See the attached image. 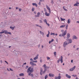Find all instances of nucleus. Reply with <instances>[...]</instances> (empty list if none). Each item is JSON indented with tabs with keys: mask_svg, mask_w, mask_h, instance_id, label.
Segmentation results:
<instances>
[{
	"mask_svg": "<svg viewBox=\"0 0 79 79\" xmlns=\"http://www.w3.org/2000/svg\"><path fill=\"white\" fill-rule=\"evenodd\" d=\"M5 62L6 63H7V64H8V62H6V61H5Z\"/></svg>",
	"mask_w": 79,
	"mask_h": 79,
	"instance_id": "nucleus-58",
	"label": "nucleus"
},
{
	"mask_svg": "<svg viewBox=\"0 0 79 79\" xmlns=\"http://www.w3.org/2000/svg\"><path fill=\"white\" fill-rule=\"evenodd\" d=\"M74 6H79V2H77L74 5Z\"/></svg>",
	"mask_w": 79,
	"mask_h": 79,
	"instance_id": "nucleus-14",
	"label": "nucleus"
},
{
	"mask_svg": "<svg viewBox=\"0 0 79 79\" xmlns=\"http://www.w3.org/2000/svg\"><path fill=\"white\" fill-rule=\"evenodd\" d=\"M44 0H40V2H44Z\"/></svg>",
	"mask_w": 79,
	"mask_h": 79,
	"instance_id": "nucleus-48",
	"label": "nucleus"
},
{
	"mask_svg": "<svg viewBox=\"0 0 79 79\" xmlns=\"http://www.w3.org/2000/svg\"><path fill=\"white\" fill-rule=\"evenodd\" d=\"M65 76L66 77H67V78H69V79H70L71 78V76L68 75V74H66Z\"/></svg>",
	"mask_w": 79,
	"mask_h": 79,
	"instance_id": "nucleus-11",
	"label": "nucleus"
},
{
	"mask_svg": "<svg viewBox=\"0 0 79 79\" xmlns=\"http://www.w3.org/2000/svg\"><path fill=\"white\" fill-rule=\"evenodd\" d=\"M40 23H43V22L42 21L40 20Z\"/></svg>",
	"mask_w": 79,
	"mask_h": 79,
	"instance_id": "nucleus-39",
	"label": "nucleus"
},
{
	"mask_svg": "<svg viewBox=\"0 0 79 79\" xmlns=\"http://www.w3.org/2000/svg\"><path fill=\"white\" fill-rule=\"evenodd\" d=\"M50 13H48L47 12H45V15H46V16H50Z\"/></svg>",
	"mask_w": 79,
	"mask_h": 79,
	"instance_id": "nucleus-12",
	"label": "nucleus"
},
{
	"mask_svg": "<svg viewBox=\"0 0 79 79\" xmlns=\"http://www.w3.org/2000/svg\"><path fill=\"white\" fill-rule=\"evenodd\" d=\"M54 56H56V52H54Z\"/></svg>",
	"mask_w": 79,
	"mask_h": 79,
	"instance_id": "nucleus-33",
	"label": "nucleus"
},
{
	"mask_svg": "<svg viewBox=\"0 0 79 79\" xmlns=\"http://www.w3.org/2000/svg\"><path fill=\"white\" fill-rule=\"evenodd\" d=\"M3 33H5L4 30H3L2 31H1V32H0V34H3Z\"/></svg>",
	"mask_w": 79,
	"mask_h": 79,
	"instance_id": "nucleus-26",
	"label": "nucleus"
},
{
	"mask_svg": "<svg viewBox=\"0 0 79 79\" xmlns=\"http://www.w3.org/2000/svg\"><path fill=\"white\" fill-rule=\"evenodd\" d=\"M70 23H71V20L70 19H68L67 20L68 24H70Z\"/></svg>",
	"mask_w": 79,
	"mask_h": 79,
	"instance_id": "nucleus-15",
	"label": "nucleus"
},
{
	"mask_svg": "<svg viewBox=\"0 0 79 79\" xmlns=\"http://www.w3.org/2000/svg\"><path fill=\"white\" fill-rule=\"evenodd\" d=\"M40 72H42V71H43V70H42V68H40Z\"/></svg>",
	"mask_w": 79,
	"mask_h": 79,
	"instance_id": "nucleus-42",
	"label": "nucleus"
},
{
	"mask_svg": "<svg viewBox=\"0 0 79 79\" xmlns=\"http://www.w3.org/2000/svg\"><path fill=\"white\" fill-rule=\"evenodd\" d=\"M32 4L33 6H37V5L36 3H32Z\"/></svg>",
	"mask_w": 79,
	"mask_h": 79,
	"instance_id": "nucleus-23",
	"label": "nucleus"
},
{
	"mask_svg": "<svg viewBox=\"0 0 79 79\" xmlns=\"http://www.w3.org/2000/svg\"><path fill=\"white\" fill-rule=\"evenodd\" d=\"M51 3L53 4V0H52L51 1Z\"/></svg>",
	"mask_w": 79,
	"mask_h": 79,
	"instance_id": "nucleus-44",
	"label": "nucleus"
},
{
	"mask_svg": "<svg viewBox=\"0 0 79 79\" xmlns=\"http://www.w3.org/2000/svg\"><path fill=\"white\" fill-rule=\"evenodd\" d=\"M4 33L5 34H8V31L7 30H4Z\"/></svg>",
	"mask_w": 79,
	"mask_h": 79,
	"instance_id": "nucleus-22",
	"label": "nucleus"
},
{
	"mask_svg": "<svg viewBox=\"0 0 79 79\" xmlns=\"http://www.w3.org/2000/svg\"><path fill=\"white\" fill-rule=\"evenodd\" d=\"M40 75H42V72H40Z\"/></svg>",
	"mask_w": 79,
	"mask_h": 79,
	"instance_id": "nucleus-59",
	"label": "nucleus"
},
{
	"mask_svg": "<svg viewBox=\"0 0 79 79\" xmlns=\"http://www.w3.org/2000/svg\"><path fill=\"white\" fill-rule=\"evenodd\" d=\"M50 34L51 35H55V33H51Z\"/></svg>",
	"mask_w": 79,
	"mask_h": 79,
	"instance_id": "nucleus-37",
	"label": "nucleus"
},
{
	"mask_svg": "<svg viewBox=\"0 0 79 79\" xmlns=\"http://www.w3.org/2000/svg\"><path fill=\"white\" fill-rule=\"evenodd\" d=\"M61 32H64V30H61Z\"/></svg>",
	"mask_w": 79,
	"mask_h": 79,
	"instance_id": "nucleus-47",
	"label": "nucleus"
},
{
	"mask_svg": "<svg viewBox=\"0 0 79 79\" xmlns=\"http://www.w3.org/2000/svg\"><path fill=\"white\" fill-rule=\"evenodd\" d=\"M24 75L23 73H21L19 74V76H23Z\"/></svg>",
	"mask_w": 79,
	"mask_h": 79,
	"instance_id": "nucleus-25",
	"label": "nucleus"
},
{
	"mask_svg": "<svg viewBox=\"0 0 79 79\" xmlns=\"http://www.w3.org/2000/svg\"><path fill=\"white\" fill-rule=\"evenodd\" d=\"M21 10H22V9L21 8H19V11H21Z\"/></svg>",
	"mask_w": 79,
	"mask_h": 79,
	"instance_id": "nucleus-49",
	"label": "nucleus"
},
{
	"mask_svg": "<svg viewBox=\"0 0 79 79\" xmlns=\"http://www.w3.org/2000/svg\"><path fill=\"white\" fill-rule=\"evenodd\" d=\"M49 35H50V31H48V34L47 35V37H49Z\"/></svg>",
	"mask_w": 79,
	"mask_h": 79,
	"instance_id": "nucleus-27",
	"label": "nucleus"
},
{
	"mask_svg": "<svg viewBox=\"0 0 79 79\" xmlns=\"http://www.w3.org/2000/svg\"><path fill=\"white\" fill-rule=\"evenodd\" d=\"M75 47H76V45H74L73 46L74 48H75Z\"/></svg>",
	"mask_w": 79,
	"mask_h": 79,
	"instance_id": "nucleus-53",
	"label": "nucleus"
},
{
	"mask_svg": "<svg viewBox=\"0 0 79 79\" xmlns=\"http://www.w3.org/2000/svg\"><path fill=\"white\" fill-rule=\"evenodd\" d=\"M7 34H10V35H11V33L10 32H7Z\"/></svg>",
	"mask_w": 79,
	"mask_h": 79,
	"instance_id": "nucleus-40",
	"label": "nucleus"
},
{
	"mask_svg": "<svg viewBox=\"0 0 79 79\" xmlns=\"http://www.w3.org/2000/svg\"><path fill=\"white\" fill-rule=\"evenodd\" d=\"M39 27H40L41 29H42V27H41V26H39Z\"/></svg>",
	"mask_w": 79,
	"mask_h": 79,
	"instance_id": "nucleus-60",
	"label": "nucleus"
},
{
	"mask_svg": "<svg viewBox=\"0 0 79 79\" xmlns=\"http://www.w3.org/2000/svg\"><path fill=\"white\" fill-rule=\"evenodd\" d=\"M10 29H12V30H14V29L15 28V26H14V27H10Z\"/></svg>",
	"mask_w": 79,
	"mask_h": 79,
	"instance_id": "nucleus-21",
	"label": "nucleus"
},
{
	"mask_svg": "<svg viewBox=\"0 0 79 79\" xmlns=\"http://www.w3.org/2000/svg\"><path fill=\"white\" fill-rule=\"evenodd\" d=\"M23 64H26V63H25Z\"/></svg>",
	"mask_w": 79,
	"mask_h": 79,
	"instance_id": "nucleus-63",
	"label": "nucleus"
},
{
	"mask_svg": "<svg viewBox=\"0 0 79 79\" xmlns=\"http://www.w3.org/2000/svg\"><path fill=\"white\" fill-rule=\"evenodd\" d=\"M55 35H56V36L58 35V34L57 33H56L55 34Z\"/></svg>",
	"mask_w": 79,
	"mask_h": 79,
	"instance_id": "nucleus-57",
	"label": "nucleus"
},
{
	"mask_svg": "<svg viewBox=\"0 0 79 79\" xmlns=\"http://www.w3.org/2000/svg\"><path fill=\"white\" fill-rule=\"evenodd\" d=\"M54 41V40L53 39H52L51 40L49 41V44H50L52 42Z\"/></svg>",
	"mask_w": 79,
	"mask_h": 79,
	"instance_id": "nucleus-17",
	"label": "nucleus"
},
{
	"mask_svg": "<svg viewBox=\"0 0 79 79\" xmlns=\"http://www.w3.org/2000/svg\"><path fill=\"white\" fill-rule=\"evenodd\" d=\"M40 63H42V60H40Z\"/></svg>",
	"mask_w": 79,
	"mask_h": 79,
	"instance_id": "nucleus-51",
	"label": "nucleus"
},
{
	"mask_svg": "<svg viewBox=\"0 0 79 79\" xmlns=\"http://www.w3.org/2000/svg\"><path fill=\"white\" fill-rule=\"evenodd\" d=\"M76 79H78V78L77 77H76Z\"/></svg>",
	"mask_w": 79,
	"mask_h": 79,
	"instance_id": "nucleus-64",
	"label": "nucleus"
},
{
	"mask_svg": "<svg viewBox=\"0 0 79 79\" xmlns=\"http://www.w3.org/2000/svg\"><path fill=\"white\" fill-rule=\"evenodd\" d=\"M71 62L73 63V60H71Z\"/></svg>",
	"mask_w": 79,
	"mask_h": 79,
	"instance_id": "nucleus-50",
	"label": "nucleus"
},
{
	"mask_svg": "<svg viewBox=\"0 0 79 79\" xmlns=\"http://www.w3.org/2000/svg\"><path fill=\"white\" fill-rule=\"evenodd\" d=\"M43 21L44 22V23H47V21L46 19H44V20H43Z\"/></svg>",
	"mask_w": 79,
	"mask_h": 79,
	"instance_id": "nucleus-28",
	"label": "nucleus"
},
{
	"mask_svg": "<svg viewBox=\"0 0 79 79\" xmlns=\"http://www.w3.org/2000/svg\"><path fill=\"white\" fill-rule=\"evenodd\" d=\"M63 9H64V10L65 11H68V10L65 9V7H64V6L63 7Z\"/></svg>",
	"mask_w": 79,
	"mask_h": 79,
	"instance_id": "nucleus-31",
	"label": "nucleus"
},
{
	"mask_svg": "<svg viewBox=\"0 0 79 79\" xmlns=\"http://www.w3.org/2000/svg\"><path fill=\"white\" fill-rule=\"evenodd\" d=\"M29 68V66H26V67L25 68V69H27Z\"/></svg>",
	"mask_w": 79,
	"mask_h": 79,
	"instance_id": "nucleus-45",
	"label": "nucleus"
},
{
	"mask_svg": "<svg viewBox=\"0 0 79 79\" xmlns=\"http://www.w3.org/2000/svg\"><path fill=\"white\" fill-rule=\"evenodd\" d=\"M60 61V63H63V56H61L60 57L58 60L57 61V63H59Z\"/></svg>",
	"mask_w": 79,
	"mask_h": 79,
	"instance_id": "nucleus-3",
	"label": "nucleus"
},
{
	"mask_svg": "<svg viewBox=\"0 0 79 79\" xmlns=\"http://www.w3.org/2000/svg\"><path fill=\"white\" fill-rule=\"evenodd\" d=\"M44 11L45 12H47V9H46L45 8H44Z\"/></svg>",
	"mask_w": 79,
	"mask_h": 79,
	"instance_id": "nucleus-41",
	"label": "nucleus"
},
{
	"mask_svg": "<svg viewBox=\"0 0 79 79\" xmlns=\"http://www.w3.org/2000/svg\"><path fill=\"white\" fill-rule=\"evenodd\" d=\"M49 76L51 77H54V76H55V75L52 73H49Z\"/></svg>",
	"mask_w": 79,
	"mask_h": 79,
	"instance_id": "nucleus-8",
	"label": "nucleus"
},
{
	"mask_svg": "<svg viewBox=\"0 0 79 79\" xmlns=\"http://www.w3.org/2000/svg\"><path fill=\"white\" fill-rule=\"evenodd\" d=\"M73 39H76V40H77V39H78V37H77L75 35H74L73 36Z\"/></svg>",
	"mask_w": 79,
	"mask_h": 79,
	"instance_id": "nucleus-9",
	"label": "nucleus"
},
{
	"mask_svg": "<svg viewBox=\"0 0 79 79\" xmlns=\"http://www.w3.org/2000/svg\"><path fill=\"white\" fill-rule=\"evenodd\" d=\"M76 68V66H74L73 68H71L69 69L70 71H74Z\"/></svg>",
	"mask_w": 79,
	"mask_h": 79,
	"instance_id": "nucleus-6",
	"label": "nucleus"
},
{
	"mask_svg": "<svg viewBox=\"0 0 79 79\" xmlns=\"http://www.w3.org/2000/svg\"><path fill=\"white\" fill-rule=\"evenodd\" d=\"M35 26H38L39 27V25H38L37 24H35Z\"/></svg>",
	"mask_w": 79,
	"mask_h": 79,
	"instance_id": "nucleus-55",
	"label": "nucleus"
},
{
	"mask_svg": "<svg viewBox=\"0 0 79 79\" xmlns=\"http://www.w3.org/2000/svg\"><path fill=\"white\" fill-rule=\"evenodd\" d=\"M46 71H47V69H44V70L43 72V74H44L46 72Z\"/></svg>",
	"mask_w": 79,
	"mask_h": 79,
	"instance_id": "nucleus-32",
	"label": "nucleus"
},
{
	"mask_svg": "<svg viewBox=\"0 0 79 79\" xmlns=\"http://www.w3.org/2000/svg\"><path fill=\"white\" fill-rule=\"evenodd\" d=\"M34 72V69L31 68V67H30L27 69V73H28V76H30L31 77H34V74L31 73H32Z\"/></svg>",
	"mask_w": 79,
	"mask_h": 79,
	"instance_id": "nucleus-1",
	"label": "nucleus"
},
{
	"mask_svg": "<svg viewBox=\"0 0 79 79\" xmlns=\"http://www.w3.org/2000/svg\"><path fill=\"white\" fill-rule=\"evenodd\" d=\"M68 41H69V43H72V39H69V40H68Z\"/></svg>",
	"mask_w": 79,
	"mask_h": 79,
	"instance_id": "nucleus-19",
	"label": "nucleus"
},
{
	"mask_svg": "<svg viewBox=\"0 0 79 79\" xmlns=\"http://www.w3.org/2000/svg\"><path fill=\"white\" fill-rule=\"evenodd\" d=\"M30 60L31 61L30 62V64L31 66H37V64L34 63H37V60L34 61L32 58L30 59Z\"/></svg>",
	"mask_w": 79,
	"mask_h": 79,
	"instance_id": "nucleus-2",
	"label": "nucleus"
},
{
	"mask_svg": "<svg viewBox=\"0 0 79 79\" xmlns=\"http://www.w3.org/2000/svg\"><path fill=\"white\" fill-rule=\"evenodd\" d=\"M40 12H38L37 14V15H36L35 16V17H39L40 16Z\"/></svg>",
	"mask_w": 79,
	"mask_h": 79,
	"instance_id": "nucleus-13",
	"label": "nucleus"
},
{
	"mask_svg": "<svg viewBox=\"0 0 79 79\" xmlns=\"http://www.w3.org/2000/svg\"><path fill=\"white\" fill-rule=\"evenodd\" d=\"M46 7L47 10H48L49 13H51V10L50 9V8L47 5H46Z\"/></svg>",
	"mask_w": 79,
	"mask_h": 79,
	"instance_id": "nucleus-5",
	"label": "nucleus"
},
{
	"mask_svg": "<svg viewBox=\"0 0 79 79\" xmlns=\"http://www.w3.org/2000/svg\"><path fill=\"white\" fill-rule=\"evenodd\" d=\"M34 13L35 14H36V12L35 11H34Z\"/></svg>",
	"mask_w": 79,
	"mask_h": 79,
	"instance_id": "nucleus-62",
	"label": "nucleus"
},
{
	"mask_svg": "<svg viewBox=\"0 0 79 79\" xmlns=\"http://www.w3.org/2000/svg\"><path fill=\"white\" fill-rule=\"evenodd\" d=\"M67 42L66 41H65L64 43V44H63V46L64 47H66V45H67Z\"/></svg>",
	"mask_w": 79,
	"mask_h": 79,
	"instance_id": "nucleus-10",
	"label": "nucleus"
},
{
	"mask_svg": "<svg viewBox=\"0 0 79 79\" xmlns=\"http://www.w3.org/2000/svg\"><path fill=\"white\" fill-rule=\"evenodd\" d=\"M72 76H73V77H77V75H72Z\"/></svg>",
	"mask_w": 79,
	"mask_h": 79,
	"instance_id": "nucleus-36",
	"label": "nucleus"
},
{
	"mask_svg": "<svg viewBox=\"0 0 79 79\" xmlns=\"http://www.w3.org/2000/svg\"><path fill=\"white\" fill-rule=\"evenodd\" d=\"M47 58L48 60H49L50 59V58L48 56L47 57Z\"/></svg>",
	"mask_w": 79,
	"mask_h": 79,
	"instance_id": "nucleus-38",
	"label": "nucleus"
},
{
	"mask_svg": "<svg viewBox=\"0 0 79 79\" xmlns=\"http://www.w3.org/2000/svg\"><path fill=\"white\" fill-rule=\"evenodd\" d=\"M40 34H42V35L44 36V32L41 31H40Z\"/></svg>",
	"mask_w": 79,
	"mask_h": 79,
	"instance_id": "nucleus-20",
	"label": "nucleus"
},
{
	"mask_svg": "<svg viewBox=\"0 0 79 79\" xmlns=\"http://www.w3.org/2000/svg\"><path fill=\"white\" fill-rule=\"evenodd\" d=\"M38 57H39V54L37 55L35 57L33 58V60H35V61L37 59H38Z\"/></svg>",
	"mask_w": 79,
	"mask_h": 79,
	"instance_id": "nucleus-7",
	"label": "nucleus"
},
{
	"mask_svg": "<svg viewBox=\"0 0 79 79\" xmlns=\"http://www.w3.org/2000/svg\"><path fill=\"white\" fill-rule=\"evenodd\" d=\"M38 48H40V44H39L38 46Z\"/></svg>",
	"mask_w": 79,
	"mask_h": 79,
	"instance_id": "nucleus-56",
	"label": "nucleus"
},
{
	"mask_svg": "<svg viewBox=\"0 0 79 79\" xmlns=\"http://www.w3.org/2000/svg\"><path fill=\"white\" fill-rule=\"evenodd\" d=\"M67 33V31L65 30L64 33H62V36L64 37V39H66V36H64V35H66V34Z\"/></svg>",
	"mask_w": 79,
	"mask_h": 79,
	"instance_id": "nucleus-4",
	"label": "nucleus"
},
{
	"mask_svg": "<svg viewBox=\"0 0 79 79\" xmlns=\"http://www.w3.org/2000/svg\"><path fill=\"white\" fill-rule=\"evenodd\" d=\"M32 11H34V8H32Z\"/></svg>",
	"mask_w": 79,
	"mask_h": 79,
	"instance_id": "nucleus-43",
	"label": "nucleus"
},
{
	"mask_svg": "<svg viewBox=\"0 0 79 79\" xmlns=\"http://www.w3.org/2000/svg\"><path fill=\"white\" fill-rule=\"evenodd\" d=\"M46 24H47V26H48V27H50V24L49 23H46Z\"/></svg>",
	"mask_w": 79,
	"mask_h": 79,
	"instance_id": "nucleus-35",
	"label": "nucleus"
},
{
	"mask_svg": "<svg viewBox=\"0 0 79 79\" xmlns=\"http://www.w3.org/2000/svg\"><path fill=\"white\" fill-rule=\"evenodd\" d=\"M69 37H70V34H69V33H68L67 38V39H69Z\"/></svg>",
	"mask_w": 79,
	"mask_h": 79,
	"instance_id": "nucleus-16",
	"label": "nucleus"
},
{
	"mask_svg": "<svg viewBox=\"0 0 79 79\" xmlns=\"http://www.w3.org/2000/svg\"><path fill=\"white\" fill-rule=\"evenodd\" d=\"M43 67L44 68V69H47V66L45 64L43 66Z\"/></svg>",
	"mask_w": 79,
	"mask_h": 79,
	"instance_id": "nucleus-18",
	"label": "nucleus"
},
{
	"mask_svg": "<svg viewBox=\"0 0 79 79\" xmlns=\"http://www.w3.org/2000/svg\"><path fill=\"white\" fill-rule=\"evenodd\" d=\"M10 71H13V69H12L11 68H10Z\"/></svg>",
	"mask_w": 79,
	"mask_h": 79,
	"instance_id": "nucleus-52",
	"label": "nucleus"
},
{
	"mask_svg": "<svg viewBox=\"0 0 79 79\" xmlns=\"http://www.w3.org/2000/svg\"><path fill=\"white\" fill-rule=\"evenodd\" d=\"M59 36L60 37H61V36H62V35H61V34H60L59 35Z\"/></svg>",
	"mask_w": 79,
	"mask_h": 79,
	"instance_id": "nucleus-54",
	"label": "nucleus"
},
{
	"mask_svg": "<svg viewBox=\"0 0 79 79\" xmlns=\"http://www.w3.org/2000/svg\"><path fill=\"white\" fill-rule=\"evenodd\" d=\"M65 26H66V25H63L60 26V28L64 27H65Z\"/></svg>",
	"mask_w": 79,
	"mask_h": 79,
	"instance_id": "nucleus-24",
	"label": "nucleus"
},
{
	"mask_svg": "<svg viewBox=\"0 0 79 79\" xmlns=\"http://www.w3.org/2000/svg\"><path fill=\"white\" fill-rule=\"evenodd\" d=\"M39 5H41V2H40L39 3Z\"/></svg>",
	"mask_w": 79,
	"mask_h": 79,
	"instance_id": "nucleus-46",
	"label": "nucleus"
},
{
	"mask_svg": "<svg viewBox=\"0 0 79 79\" xmlns=\"http://www.w3.org/2000/svg\"><path fill=\"white\" fill-rule=\"evenodd\" d=\"M68 24H67L66 25V29H68Z\"/></svg>",
	"mask_w": 79,
	"mask_h": 79,
	"instance_id": "nucleus-34",
	"label": "nucleus"
},
{
	"mask_svg": "<svg viewBox=\"0 0 79 79\" xmlns=\"http://www.w3.org/2000/svg\"><path fill=\"white\" fill-rule=\"evenodd\" d=\"M48 75H46L44 77L45 79H47V78L48 77Z\"/></svg>",
	"mask_w": 79,
	"mask_h": 79,
	"instance_id": "nucleus-29",
	"label": "nucleus"
},
{
	"mask_svg": "<svg viewBox=\"0 0 79 79\" xmlns=\"http://www.w3.org/2000/svg\"><path fill=\"white\" fill-rule=\"evenodd\" d=\"M77 23H79V21H77Z\"/></svg>",
	"mask_w": 79,
	"mask_h": 79,
	"instance_id": "nucleus-61",
	"label": "nucleus"
},
{
	"mask_svg": "<svg viewBox=\"0 0 79 79\" xmlns=\"http://www.w3.org/2000/svg\"><path fill=\"white\" fill-rule=\"evenodd\" d=\"M60 20H61V21H65V19H63L62 18H60Z\"/></svg>",
	"mask_w": 79,
	"mask_h": 79,
	"instance_id": "nucleus-30",
	"label": "nucleus"
}]
</instances>
